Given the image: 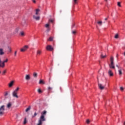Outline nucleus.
<instances>
[{
  "instance_id": "nucleus-1",
  "label": "nucleus",
  "mask_w": 125,
  "mask_h": 125,
  "mask_svg": "<svg viewBox=\"0 0 125 125\" xmlns=\"http://www.w3.org/2000/svg\"><path fill=\"white\" fill-rule=\"evenodd\" d=\"M46 115V111L44 110L41 113V116L38 120V123L37 125H42V122H45V118H44V116Z\"/></svg>"
},
{
  "instance_id": "nucleus-2",
  "label": "nucleus",
  "mask_w": 125,
  "mask_h": 125,
  "mask_svg": "<svg viewBox=\"0 0 125 125\" xmlns=\"http://www.w3.org/2000/svg\"><path fill=\"white\" fill-rule=\"evenodd\" d=\"M4 111H5V105H1L0 106V117H2L4 115Z\"/></svg>"
},
{
  "instance_id": "nucleus-3",
  "label": "nucleus",
  "mask_w": 125,
  "mask_h": 125,
  "mask_svg": "<svg viewBox=\"0 0 125 125\" xmlns=\"http://www.w3.org/2000/svg\"><path fill=\"white\" fill-rule=\"evenodd\" d=\"M46 50H48L49 51H53L54 48L52 47V46L50 45H47L46 47Z\"/></svg>"
},
{
  "instance_id": "nucleus-4",
  "label": "nucleus",
  "mask_w": 125,
  "mask_h": 125,
  "mask_svg": "<svg viewBox=\"0 0 125 125\" xmlns=\"http://www.w3.org/2000/svg\"><path fill=\"white\" fill-rule=\"evenodd\" d=\"M28 48H29V46L28 45H25L24 47L21 49V52H24V51H26Z\"/></svg>"
},
{
  "instance_id": "nucleus-5",
  "label": "nucleus",
  "mask_w": 125,
  "mask_h": 125,
  "mask_svg": "<svg viewBox=\"0 0 125 125\" xmlns=\"http://www.w3.org/2000/svg\"><path fill=\"white\" fill-rule=\"evenodd\" d=\"M13 97L15 98H19L18 95H17V92H15V91H13L12 93Z\"/></svg>"
},
{
  "instance_id": "nucleus-6",
  "label": "nucleus",
  "mask_w": 125,
  "mask_h": 125,
  "mask_svg": "<svg viewBox=\"0 0 125 125\" xmlns=\"http://www.w3.org/2000/svg\"><path fill=\"white\" fill-rule=\"evenodd\" d=\"M108 74L110 77H112V76H114V73H113V71L111 69L108 70Z\"/></svg>"
},
{
  "instance_id": "nucleus-7",
  "label": "nucleus",
  "mask_w": 125,
  "mask_h": 125,
  "mask_svg": "<svg viewBox=\"0 0 125 125\" xmlns=\"http://www.w3.org/2000/svg\"><path fill=\"white\" fill-rule=\"evenodd\" d=\"M25 79L26 80V81H30V80H31V76H30V75H26L25 77Z\"/></svg>"
},
{
  "instance_id": "nucleus-8",
  "label": "nucleus",
  "mask_w": 125,
  "mask_h": 125,
  "mask_svg": "<svg viewBox=\"0 0 125 125\" xmlns=\"http://www.w3.org/2000/svg\"><path fill=\"white\" fill-rule=\"evenodd\" d=\"M110 69H115V64L114 63H111L109 64Z\"/></svg>"
},
{
  "instance_id": "nucleus-9",
  "label": "nucleus",
  "mask_w": 125,
  "mask_h": 125,
  "mask_svg": "<svg viewBox=\"0 0 125 125\" xmlns=\"http://www.w3.org/2000/svg\"><path fill=\"white\" fill-rule=\"evenodd\" d=\"M33 19L36 20L37 21H39V20L41 19V17L40 16H36L34 15Z\"/></svg>"
},
{
  "instance_id": "nucleus-10",
  "label": "nucleus",
  "mask_w": 125,
  "mask_h": 125,
  "mask_svg": "<svg viewBox=\"0 0 125 125\" xmlns=\"http://www.w3.org/2000/svg\"><path fill=\"white\" fill-rule=\"evenodd\" d=\"M98 86H99V88H100L101 90H103L105 88V86H103V85H102V84H101V83H99Z\"/></svg>"
},
{
  "instance_id": "nucleus-11",
  "label": "nucleus",
  "mask_w": 125,
  "mask_h": 125,
  "mask_svg": "<svg viewBox=\"0 0 125 125\" xmlns=\"http://www.w3.org/2000/svg\"><path fill=\"white\" fill-rule=\"evenodd\" d=\"M106 54L104 55L103 53H102L100 57L101 59H104V58H106Z\"/></svg>"
},
{
  "instance_id": "nucleus-12",
  "label": "nucleus",
  "mask_w": 125,
  "mask_h": 125,
  "mask_svg": "<svg viewBox=\"0 0 125 125\" xmlns=\"http://www.w3.org/2000/svg\"><path fill=\"white\" fill-rule=\"evenodd\" d=\"M4 52H3V49L0 48V55H3Z\"/></svg>"
},
{
  "instance_id": "nucleus-13",
  "label": "nucleus",
  "mask_w": 125,
  "mask_h": 125,
  "mask_svg": "<svg viewBox=\"0 0 125 125\" xmlns=\"http://www.w3.org/2000/svg\"><path fill=\"white\" fill-rule=\"evenodd\" d=\"M11 106H12V104H11V103H9L7 104V108H8V109H10V107H11Z\"/></svg>"
},
{
  "instance_id": "nucleus-14",
  "label": "nucleus",
  "mask_w": 125,
  "mask_h": 125,
  "mask_svg": "<svg viewBox=\"0 0 125 125\" xmlns=\"http://www.w3.org/2000/svg\"><path fill=\"white\" fill-rule=\"evenodd\" d=\"M14 83V82L11 81L9 83V87H11L12 85H13V83Z\"/></svg>"
},
{
  "instance_id": "nucleus-15",
  "label": "nucleus",
  "mask_w": 125,
  "mask_h": 125,
  "mask_svg": "<svg viewBox=\"0 0 125 125\" xmlns=\"http://www.w3.org/2000/svg\"><path fill=\"white\" fill-rule=\"evenodd\" d=\"M41 54H42V50H37V55H41Z\"/></svg>"
},
{
  "instance_id": "nucleus-16",
  "label": "nucleus",
  "mask_w": 125,
  "mask_h": 125,
  "mask_svg": "<svg viewBox=\"0 0 125 125\" xmlns=\"http://www.w3.org/2000/svg\"><path fill=\"white\" fill-rule=\"evenodd\" d=\"M5 65L4 64V63H0V68H3Z\"/></svg>"
},
{
  "instance_id": "nucleus-17",
  "label": "nucleus",
  "mask_w": 125,
  "mask_h": 125,
  "mask_svg": "<svg viewBox=\"0 0 125 125\" xmlns=\"http://www.w3.org/2000/svg\"><path fill=\"white\" fill-rule=\"evenodd\" d=\"M44 82H43V81H42V80H40L39 81V84H44Z\"/></svg>"
},
{
  "instance_id": "nucleus-18",
  "label": "nucleus",
  "mask_w": 125,
  "mask_h": 125,
  "mask_svg": "<svg viewBox=\"0 0 125 125\" xmlns=\"http://www.w3.org/2000/svg\"><path fill=\"white\" fill-rule=\"evenodd\" d=\"M110 63H114V57L111 56L110 57Z\"/></svg>"
},
{
  "instance_id": "nucleus-19",
  "label": "nucleus",
  "mask_w": 125,
  "mask_h": 125,
  "mask_svg": "<svg viewBox=\"0 0 125 125\" xmlns=\"http://www.w3.org/2000/svg\"><path fill=\"white\" fill-rule=\"evenodd\" d=\"M33 77L34 78H37L38 77V73H37V72H34Z\"/></svg>"
},
{
  "instance_id": "nucleus-20",
  "label": "nucleus",
  "mask_w": 125,
  "mask_h": 125,
  "mask_svg": "<svg viewBox=\"0 0 125 125\" xmlns=\"http://www.w3.org/2000/svg\"><path fill=\"white\" fill-rule=\"evenodd\" d=\"M39 12H40V9H37L36 10V15H38L39 14Z\"/></svg>"
},
{
  "instance_id": "nucleus-21",
  "label": "nucleus",
  "mask_w": 125,
  "mask_h": 125,
  "mask_svg": "<svg viewBox=\"0 0 125 125\" xmlns=\"http://www.w3.org/2000/svg\"><path fill=\"white\" fill-rule=\"evenodd\" d=\"M118 73H119V75H120V76H122V75L123 74V72H122L121 69H119L118 70Z\"/></svg>"
},
{
  "instance_id": "nucleus-22",
  "label": "nucleus",
  "mask_w": 125,
  "mask_h": 125,
  "mask_svg": "<svg viewBox=\"0 0 125 125\" xmlns=\"http://www.w3.org/2000/svg\"><path fill=\"white\" fill-rule=\"evenodd\" d=\"M73 4H77L78 3V0H73Z\"/></svg>"
},
{
  "instance_id": "nucleus-23",
  "label": "nucleus",
  "mask_w": 125,
  "mask_h": 125,
  "mask_svg": "<svg viewBox=\"0 0 125 125\" xmlns=\"http://www.w3.org/2000/svg\"><path fill=\"white\" fill-rule=\"evenodd\" d=\"M6 73V70H5L2 72L1 74H2V76H4V75H5Z\"/></svg>"
},
{
  "instance_id": "nucleus-24",
  "label": "nucleus",
  "mask_w": 125,
  "mask_h": 125,
  "mask_svg": "<svg viewBox=\"0 0 125 125\" xmlns=\"http://www.w3.org/2000/svg\"><path fill=\"white\" fill-rule=\"evenodd\" d=\"M30 110H31L30 106H28V108H26V109L25 110V112H28V111H30Z\"/></svg>"
},
{
  "instance_id": "nucleus-25",
  "label": "nucleus",
  "mask_w": 125,
  "mask_h": 125,
  "mask_svg": "<svg viewBox=\"0 0 125 125\" xmlns=\"http://www.w3.org/2000/svg\"><path fill=\"white\" fill-rule=\"evenodd\" d=\"M27 124V118H25L23 122V125H26Z\"/></svg>"
},
{
  "instance_id": "nucleus-26",
  "label": "nucleus",
  "mask_w": 125,
  "mask_h": 125,
  "mask_svg": "<svg viewBox=\"0 0 125 125\" xmlns=\"http://www.w3.org/2000/svg\"><path fill=\"white\" fill-rule=\"evenodd\" d=\"M97 23H98V25H99L100 26H102V21H98V22H97Z\"/></svg>"
},
{
  "instance_id": "nucleus-27",
  "label": "nucleus",
  "mask_w": 125,
  "mask_h": 125,
  "mask_svg": "<svg viewBox=\"0 0 125 125\" xmlns=\"http://www.w3.org/2000/svg\"><path fill=\"white\" fill-rule=\"evenodd\" d=\"M49 42H52L53 41V37H50L49 39L48 40Z\"/></svg>"
},
{
  "instance_id": "nucleus-28",
  "label": "nucleus",
  "mask_w": 125,
  "mask_h": 125,
  "mask_svg": "<svg viewBox=\"0 0 125 125\" xmlns=\"http://www.w3.org/2000/svg\"><path fill=\"white\" fill-rule=\"evenodd\" d=\"M19 89H20L19 87H18L14 90V91H15L16 92H18V90H19Z\"/></svg>"
},
{
  "instance_id": "nucleus-29",
  "label": "nucleus",
  "mask_w": 125,
  "mask_h": 125,
  "mask_svg": "<svg viewBox=\"0 0 125 125\" xmlns=\"http://www.w3.org/2000/svg\"><path fill=\"white\" fill-rule=\"evenodd\" d=\"M117 5H118V6H119V7H122V5H121V2H118Z\"/></svg>"
},
{
  "instance_id": "nucleus-30",
  "label": "nucleus",
  "mask_w": 125,
  "mask_h": 125,
  "mask_svg": "<svg viewBox=\"0 0 125 125\" xmlns=\"http://www.w3.org/2000/svg\"><path fill=\"white\" fill-rule=\"evenodd\" d=\"M8 59H6V60H4L3 61L2 63H6V62H8Z\"/></svg>"
},
{
  "instance_id": "nucleus-31",
  "label": "nucleus",
  "mask_w": 125,
  "mask_h": 125,
  "mask_svg": "<svg viewBox=\"0 0 125 125\" xmlns=\"http://www.w3.org/2000/svg\"><path fill=\"white\" fill-rule=\"evenodd\" d=\"M45 28H49V24H46L45 25Z\"/></svg>"
},
{
  "instance_id": "nucleus-32",
  "label": "nucleus",
  "mask_w": 125,
  "mask_h": 125,
  "mask_svg": "<svg viewBox=\"0 0 125 125\" xmlns=\"http://www.w3.org/2000/svg\"><path fill=\"white\" fill-rule=\"evenodd\" d=\"M8 49L9 52H11V48L10 47L8 46Z\"/></svg>"
},
{
  "instance_id": "nucleus-33",
  "label": "nucleus",
  "mask_w": 125,
  "mask_h": 125,
  "mask_svg": "<svg viewBox=\"0 0 125 125\" xmlns=\"http://www.w3.org/2000/svg\"><path fill=\"white\" fill-rule=\"evenodd\" d=\"M8 95V92H5L4 94V96H7Z\"/></svg>"
},
{
  "instance_id": "nucleus-34",
  "label": "nucleus",
  "mask_w": 125,
  "mask_h": 125,
  "mask_svg": "<svg viewBox=\"0 0 125 125\" xmlns=\"http://www.w3.org/2000/svg\"><path fill=\"white\" fill-rule=\"evenodd\" d=\"M76 33L77 32H76L75 30L72 31V34H73V35H76Z\"/></svg>"
},
{
  "instance_id": "nucleus-35",
  "label": "nucleus",
  "mask_w": 125,
  "mask_h": 125,
  "mask_svg": "<svg viewBox=\"0 0 125 125\" xmlns=\"http://www.w3.org/2000/svg\"><path fill=\"white\" fill-rule=\"evenodd\" d=\"M49 23H53V20H51V19H50L49 20Z\"/></svg>"
},
{
  "instance_id": "nucleus-36",
  "label": "nucleus",
  "mask_w": 125,
  "mask_h": 125,
  "mask_svg": "<svg viewBox=\"0 0 125 125\" xmlns=\"http://www.w3.org/2000/svg\"><path fill=\"white\" fill-rule=\"evenodd\" d=\"M119 35L118 34L115 35V39H118Z\"/></svg>"
},
{
  "instance_id": "nucleus-37",
  "label": "nucleus",
  "mask_w": 125,
  "mask_h": 125,
  "mask_svg": "<svg viewBox=\"0 0 125 125\" xmlns=\"http://www.w3.org/2000/svg\"><path fill=\"white\" fill-rule=\"evenodd\" d=\"M37 114L36 113V112L34 113V115L32 116L33 118H35V117H36L37 116Z\"/></svg>"
},
{
  "instance_id": "nucleus-38",
  "label": "nucleus",
  "mask_w": 125,
  "mask_h": 125,
  "mask_svg": "<svg viewBox=\"0 0 125 125\" xmlns=\"http://www.w3.org/2000/svg\"><path fill=\"white\" fill-rule=\"evenodd\" d=\"M38 92H39V93H42V90H41L40 89H39L38 90Z\"/></svg>"
},
{
  "instance_id": "nucleus-39",
  "label": "nucleus",
  "mask_w": 125,
  "mask_h": 125,
  "mask_svg": "<svg viewBox=\"0 0 125 125\" xmlns=\"http://www.w3.org/2000/svg\"><path fill=\"white\" fill-rule=\"evenodd\" d=\"M20 34H21V36H24V32H21V33H20Z\"/></svg>"
},
{
  "instance_id": "nucleus-40",
  "label": "nucleus",
  "mask_w": 125,
  "mask_h": 125,
  "mask_svg": "<svg viewBox=\"0 0 125 125\" xmlns=\"http://www.w3.org/2000/svg\"><path fill=\"white\" fill-rule=\"evenodd\" d=\"M86 123L88 124H89V123H90V121H89V120L88 119L86 120Z\"/></svg>"
},
{
  "instance_id": "nucleus-41",
  "label": "nucleus",
  "mask_w": 125,
  "mask_h": 125,
  "mask_svg": "<svg viewBox=\"0 0 125 125\" xmlns=\"http://www.w3.org/2000/svg\"><path fill=\"white\" fill-rule=\"evenodd\" d=\"M50 31V29L49 28H48L46 30V32H47L48 33V32H49Z\"/></svg>"
},
{
  "instance_id": "nucleus-42",
  "label": "nucleus",
  "mask_w": 125,
  "mask_h": 125,
  "mask_svg": "<svg viewBox=\"0 0 125 125\" xmlns=\"http://www.w3.org/2000/svg\"><path fill=\"white\" fill-rule=\"evenodd\" d=\"M120 90H121V91L124 90V87H120Z\"/></svg>"
},
{
  "instance_id": "nucleus-43",
  "label": "nucleus",
  "mask_w": 125,
  "mask_h": 125,
  "mask_svg": "<svg viewBox=\"0 0 125 125\" xmlns=\"http://www.w3.org/2000/svg\"><path fill=\"white\" fill-rule=\"evenodd\" d=\"M16 54H17V51H16L15 52V56H16Z\"/></svg>"
},
{
  "instance_id": "nucleus-44",
  "label": "nucleus",
  "mask_w": 125,
  "mask_h": 125,
  "mask_svg": "<svg viewBox=\"0 0 125 125\" xmlns=\"http://www.w3.org/2000/svg\"><path fill=\"white\" fill-rule=\"evenodd\" d=\"M48 89L49 90H50V89H52V88H51V87H48Z\"/></svg>"
},
{
  "instance_id": "nucleus-45",
  "label": "nucleus",
  "mask_w": 125,
  "mask_h": 125,
  "mask_svg": "<svg viewBox=\"0 0 125 125\" xmlns=\"http://www.w3.org/2000/svg\"><path fill=\"white\" fill-rule=\"evenodd\" d=\"M104 20H105V21H107V20H108V18H105V19H104Z\"/></svg>"
},
{
  "instance_id": "nucleus-46",
  "label": "nucleus",
  "mask_w": 125,
  "mask_h": 125,
  "mask_svg": "<svg viewBox=\"0 0 125 125\" xmlns=\"http://www.w3.org/2000/svg\"><path fill=\"white\" fill-rule=\"evenodd\" d=\"M33 2L34 3H36V0H33Z\"/></svg>"
},
{
  "instance_id": "nucleus-47",
  "label": "nucleus",
  "mask_w": 125,
  "mask_h": 125,
  "mask_svg": "<svg viewBox=\"0 0 125 125\" xmlns=\"http://www.w3.org/2000/svg\"><path fill=\"white\" fill-rule=\"evenodd\" d=\"M118 56H119V55L117 54V55H116V57L118 58Z\"/></svg>"
},
{
  "instance_id": "nucleus-48",
  "label": "nucleus",
  "mask_w": 125,
  "mask_h": 125,
  "mask_svg": "<svg viewBox=\"0 0 125 125\" xmlns=\"http://www.w3.org/2000/svg\"><path fill=\"white\" fill-rule=\"evenodd\" d=\"M0 63H1V61H0Z\"/></svg>"
},
{
  "instance_id": "nucleus-49",
  "label": "nucleus",
  "mask_w": 125,
  "mask_h": 125,
  "mask_svg": "<svg viewBox=\"0 0 125 125\" xmlns=\"http://www.w3.org/2000/svg\"><path fill=\"white\" fill-rule=\"evenodd\" d=\"M124 125H125V122H124V124H123Z\"/></svg>"
},
{
  "instance_id": "nucleus-50",
  "label": "nucleus",
  "mask_w": 125,
  "mask_h": 125,
  "mask_svg": "<svg viewBox=\"0 0 125 125\" xmlns=\"http://www.w3.org/2000/svg\"><path fill=\"white\" fill-rule=\"evenodd\" d=\"M105 0V1H107V0Z\"/></svg>"
}]
</instances>
